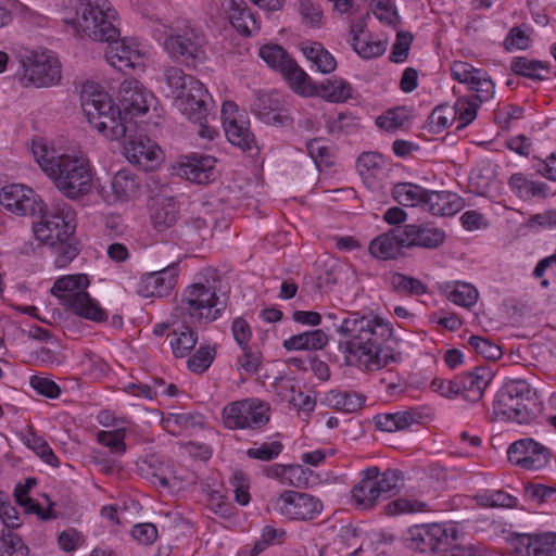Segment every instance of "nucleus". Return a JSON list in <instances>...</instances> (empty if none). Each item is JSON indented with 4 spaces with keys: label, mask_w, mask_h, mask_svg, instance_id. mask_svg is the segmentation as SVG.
<instances>
[{
    "label": "nucleus",
    "mask_w": 556,
    "mask_h": 556,
    "mask_svg": "<svg viewBox=\"0 0 556 556\" xmlns=\"http://www.w3.org/2000/svg\"><path fill=\"white\" fill-rule=\"evenodd\" d=\"M121 109L111 96L93 81L84 84L80 92L83 112L88 123L104 137L119 139L127 131L140 130L139 118L151 108H155L156 99L140 81L135 78L125 79L119 86Z\"/></svg>",
    "instance_id": "nucleus-1"
},
{
    "label": "nucleus",
    "mask_w": 556,
    "mask_h": 556,
    "mask_svg": "<svg viewBox=\"0 0 556 556\" xmlns=\"http://www.w3.org/2000/svg\"><path fill=\"white\" fill-rule=\"evenodd\" d=\"M338 332L349 338L344 356L351 366L375 371L397 361V355L386 345L394 334L393 326L381 316L350 313L343 318Z\"/></svg>",
    "instance_id": "nucleus-2"
},
{
    "label": "nucleus",
    "mask_w": 556,
    "mask_h": 556,
    "mask_svg": "<svg viewBox=\"0 0 556 556\" xmlns=\"http://www.w3.org/2000/svg\"><path fill=\"white\" fill-rule=\"evenodd\" d=\"M225 307L215 286L208 281L187 286L172 312L174 329L169 344L174 356L182 358L189 355L198 342V333L193 328L202 323L215 321L223 315Z\"/></svg>",
    "instance_id": "nucleus-3"
},
{
    "label": "nucleus",
    "mask_w": 556,
    "mask_h": 556,
    "mask_svg": "<svg viewBox=\"0 0 556 556\" xmlns=\"http://www.w3.org/2000/svg\"><path fill=\"white\" fill-rule=\"evenodd\" d=\"M33 151L42 172L64 197L76 200L91 191L93 167L85 152L60 153L46 144H37Z\"/></svg>",
    "instance_id": "nucleus-4"
},
{
    "label": "nucleus",
    "mask_w": 556,
    "mask_h": 556,
    "mask_svg": "<svg viewBox=\"0 0 556 556\" xmlns=\"http://www.w3.org/2000/svg\"><path fill=\"white\" fill-rule=\"evenodd\" d=\"M542 412L543 403L536 390L525 380L505 382L494 396L493 413L496 419L532 425Z\"/></svg>",
    "instance_id": "nucleus-5"
},
{
    "label": "nucleus",
    "mask_w": 556,
    "mask_h": 556,
    "mask_svg": "<svg viewBox=\"0 0 556 556\" xmlns=\"http://www.w3.org/2000/svg\"><path fill=\"white\" fill-rule=\"evenodd\" d=\"M76 229V213L68 204L58 206L54 211L43 213L40 219L33 225L34 236L42 243L55 245L60 243V255L56 263L60 266L66 265L76 255L77 250L66 244Z\"/></svg>",
    "instance_id": "nucleus-6"
},
{
    "label": "nucleus",
    "mask_w": 556,
    "mask_h": 556,
    "mask_svg": "<svg viewBox=\"0 0 556 556\" xmlns=\"http://www.w3.org/2000/svg\"><path fill=\"white\" fill-rule=\"evenodd\" d=\"M88 287L87 275H67L54 281L51 293L75 315L94 323H103L108 319V313L90 296L87 292Z\"/></svg>",
    "instance_id": "nucleus-7"
},
{
    "label": "nucleus",
    "mask_w": 556,
    "mask_h": 556,
    "mask_svg": "<svg viewBox=\"0 0 556 556\" xmlns=\"http://www.w3.org/2000/svg\"><path fill=\"white\" fill-rule=\"evenodd\" d=\"M165 79L177 109L189 119L201 121L206 105L212 102L204 85L174 66L165 71Z\"/></svg>",
    "instance_id": "nucleus-8"
},
{
    "label": "nucleus",
    "mask_w": 556,
    "mask_h": 556,
    "mask_svg": "<svg viewBox=\"0 0 556 556\" xmlns=\"http://www.w3.org/2000/svg\"><path fill=\"white\" fill-rule=\"evenodd\" d=\"M117 13L108 0H79L75 26L96 41L117 39Z\"/></svg>",
    "instance_id": "nucleus-9"
},
{
    "label": "nucleus",
    "mask_w": 556,
    "mask_h": 556,
    "mask_svg": "<svg viewBox=\"0 0 556 556\" xmlns=\"http://www.w3.org/2000/svg\"><path fill=\"white\" fill-rule=\"evenodd\" d=\"M359 477L352 489V497L358 508L371 509L381 496L396 488L401 472L395 469L381 472L377 466H371L362 470Z\"/></svg>",
    "instance_id": "nucleus-10"
},
{
    "label": "nucleus",
    "mask_w": 556,
    "mask_h": 556,
    "mask_svg": "<svg viewBox=\"0 0 556 556\" xmlns=\"http://www.w3.org/2000/svg\"><path fill=\"white\" fill-rule=\"evenodd\" d=\"M223 424L230 430H258L270 419V405L257 397H247L225 405Z\"/></svg>",
    "instance_id": "nucleus-11"
},
{
    "label": "nucleus",
    "mask_w": 556,
    "mask_h": 556,
    "mask_svg": "<svg viewBox=\"0 0 556 556\" xmlns=\"http://www.w3.org/2000/svg\"><path fill=\"white\" fill-rule=\"evenodd\" d=\"M460 536L458 527L452 522L416 525L408 530L410 548L420 553H438L452 548Z\"/></svg>",
    "instance_id": "nucleus-12"
},
{
    "label": "nucleus",
    "mask_w": 556,
    "mask_h": 556,
    "mask_svg": "<svg viewBox=\"0 0 556 556\" xmlns=\"http://www.w3.org/2000/svg\"><path fill=\"white\" fill-rule=\"evenodd\" d=\"M204 35L198 28L186 24L177 26L164 40V50L168 55L187 64L204 58Z\"/></svg>",
    "instance_id": "nucleus-13"
},
{
    "label": "nucleus",
    "mask_w": 556,
    "mask_h": 556,
    "mask_svg": "<svg viewBox=\"0 0 556 556\" xmlns=\"http://www.w3.org/2000/svg\"><path fill=\"white\" fill-rule=\"evenodd\" d=\"M274 508L290 520L307 521L321 514L323 503L311 494L288 490L275 501Z\"/></svg>",
    "instance_id": "nucleus-14"
},
{
    "label": "nucleus",
    "mask_w": 556,
    "mask_h": 556,
    "mask_svg": "<svg viewBox=\"0 0 556 556\" xmlns=\"http://www.w3.org/2000/svg\"><path fill=\"white\" fill-rule=\"evenodd\" d=\"M124 138L123 153L129 163L143 170L154 169L162 160V150L139 130L127 131L119 137Z\"/></svg>",
    "instance_id": "nucleus-15"
},
{
    "label": "nucleus",
    "mask_w": 556,
    "mask_h": 556,
    "mask_svg": "<svg viewBox=\"0 0 556 556\" xmlns=\"http://www.w3.org/2000/svg\"><path fill=\"white\" fill-rule=\"evenodd\" d=\"M24 67L25 78L35 87H51L61 81V63L52 51L33 53Z\"/></svg>",
    "instance_id": "nucleus-16"
},
{
    "label": "nucleus",
    "mask_w": 556,
    "mask_h": 556,
    "mask_svg": "<svg viewBox=\"0 0 556 556\" xmlns=\"http://www.w3.org/2000/svg\"><path fill=\"white\" fill-rule=\"evenodd\" d=\"M223 125L228 141L242 151H251L256 148L254 135L250 130L249 121L239 112L238 105L232 101H226L222 106Z\"/></svg>",
    "instance_id": "nucleus-17"
},
{
    "label": "nucleus",
    "mask_w": 556,
    "mask_h": 556,
    "mask_svg": "<svg viewBox=\"0 0 556 556\" xmlns=\"http://www.w3.org/2000/svg\"><path fill=\"white\" fill-rule=\"evenodd\" d=\"M178 276L177 263L156 271L146 273L136 282V293L144 299L168 296L177 285Z\"/></svg>",
    "instance_id": "nucleus-18"
},
{
    "label": "nucleus",
    "mask_w": 556,
    "mask_h": 556,
    "mask_svg": "<svg viewBox=\"0 0 556 556\" xmlns=\"http://www.w3.org/2000/svg\"><path fill=\"white\" fill-rule=\"evenodd\" d=\"M251 112L263 123L276 127H288L293 118L278 92L256 93L250 105Z\"/></svg>",
    "instance_id": "nucleus-19"
},
{
    "label": "nucleus",
    "mask_w": 556,
    "mask_h": 556,
    "mask_svg": "<svg viewBox=\"0 0 556 556\" xmlns=\"http://www.w3.org/2000/svg\"><path fill=\"white\" fill-rule=\"evenodd\" d=\"M0 203L7 211L18 216L41 213L43 208V203L36 192L21 184L4 186L0 192Z\"/></svg>",
    "instance_id": "nucleus-20"
},
{
    "label": "nucleus",
    "mask_w": 556,
    "mask_h": 556,
    "mask_svg": "<svg viewBox=\"0 0 556 556\" xmlns=\"http://www.w3.org/2000/svg\"><path fill=\"white\" fill-rule=\"evenodd\" d=\"M508 460L525 469L539 470L549 462V452L543 444L531 438H525L511 443L507 450Z\"/></svg>",
    "instance_id": "nucleus-21"
},
{
    "label": "nucleus",
    "mask_w": 556,
    "mask_h": 556,
    "mask_svg": "<svg viewBox=\"0 0 556 556\" xmlns=\"http://www.w3.org/2000/svg\"><path fill=\"white\" fill-rule=\"evenodd\" d=\"M105 50V59L118 71L142 70L144 67L143 54L137 45L126 39L111 40Z\"/></svg>",
    "instance_id": "nucleus-22"
},
{
    "label": "nucleus",
    "mask_w": 556,
    "mask_h": 556,
    "mask_svg": "<svg viewBox=\"0 0 556 556\" xmlns=\"http://www.w3.org/2000/svg\"><path fill=\"white\" fill-rule=\"evenodd\" d=\"M406 249L418 247L433 250L445 241V231L430 224H407L402 226Z\"/></svg>",
    "instance_id": "nucleus-23"
},
{
    "label": "nucleus",
    "mask_w": 556,
    "mask_h": 556,
    "mask_svg": "<svg viewBox=\"0 0 556 556\" xmlns=\"http://www.w3.org/2000/svg\"><path fill=\"white\" fill-rule=\"evenodd\" d=\"M179 173L191 182L208 184L216 176V159L204 154L185 156L180 163Z\"/></svg>",
    "instance_id": "nucleus-24"
},
{
    "label": "nucleus",
    "mask_w": 556,
    "mask_h": 556,
    "mask_svg": "<svg viewBox=\"0 0 556 556\" xmlns=\"http://www.w3.org/2000/svg\"><path fill=\"white\" fill-rule=\"evenodd\" d=\"M402 226L394 227L374 238L369 243V253L378 260H393L406 248Z\"/></svg>",
    "instance_id": "nucleus-25"
},
{
    "label": "nucleus",
    "mask_w": 556,
    "mask_h": 556,
    "mask_svg": "<svg viewBox=\"0 0 556 556\" xmlns=\"http://www.w3.org/2000/svg\"><path fill=\"white\" fill-rule=\"evenodd\" d=\"M464 207L463 199L451 191L429 190L424 211L435 216H452Z\"/></svg>",
    "instance_id": "nucleus-26"
},
{
    "label": "nucleus",
    "mask_w": 556,
    "mask_h": 556,
    "mask_svg": "<svg viewBox=\"0 0 556 556\" xmlns=\"http://www.w3.org/2000/svg\"><path fill=\"white\" fill-rule=\"evenodd\" d=\"M150 219L157 232L166 231L175 226L179 219V207L174 198L156 199L151 206Z\"/></svg>",
    "instance_id": "nucleus-27"
},
{
    "label": "nucleus",
    "mask_w": 556,
    "mask_h": 556,
    "mask_svg": "<svg viewBox=\"0 0 556 556\" xmlns=\"http://www.w3.org/2000/svg\"><path fill=\"white\" fill-rule=\"evenodd\" d=\"M422 414L416 408L395 413L378 414L374 420L377 429L387 432L402 431L418 424Z\"/></svg>",
    "instance_id": "nucleus-28"
},
{
    "label": "nucleus",
    "mask_w": 556,
    "mask_h": 556,
    "mask_svg": "<svg viewBox=\"0 0 556 556\" xmlns=\"http://www.w3.org/2000/svg\"><path fill=\"white\" fill-rule=\"evenodd\" d=\"M485 375V368L478 366L471 372L457 376L459 394L470 403H477L480 401L486 389Z\"/></svg>",
    "instance_id": "nucleus-29"
},
{
    "label": "nucleus",
    "mask_w": 556,
    "mask_h": 556,
    "mask_svg": "<svg viewBox=\"0 0 556 556\" xmlns=\"http://www.w3.org/2000/svg\"><path fill=\"white\" fill-rule=\"evenodd\" d=\"M328 334L321 329L304 331L286 339L282 346L287 351H318L328 344Z\"/></svg>",
    "instance_id": "nucleus-30"
},
{
    "label": "nucleus",
    "mask_w": 556,
    "mask_h": 556,
    "mask_svg": "<svg viewBox=\"0 0 556 556\" xmlns=\"http://www.w3.org/2000/svg\"><path fill=\"white\" fill-rule=\"evenodd\" d=\"M429 190L410 182H399L392 189L393 199L403 206L420 207L424 211Z\"/></svg>",
    "instance_id": "nucleus-31"
},
{
    "label": "nucleus",
    "mask_w": 556,
    "mask_h": 556,
    "mask_svg": "<svg viewBox=\"0 0 556 556\" xmlns=\"http://www.w3.org/2000/svg\"><path fill=\"white\" fill-rule=\"evenodd\" d=\"M140 187L137 175L128 169L118 170L112 179L111 188L114 197L119 201H128L138 194Z\"/></svg>",
    "instance_id": "nucleus-32"
},
{
    "label": "nucleus",
    "mask_w": 556,
    "mask_h": 556,
    "mask_svg": "<svg viewBox=\"0 0 556 556\" xmlns=\"http://www.w3.org/2000/svg\"><path fill=\"white\" fill-rule=\"evenodd\" d=\"M551 64L539 60H531L526 56H515L510 62V70L514 74L527 77L531 80H544L547 79V75L542 74L545 72L549 73Z\"/></svg>",
    "instance_id": "nucleus-33"
},
{
    "label": "nucleus",
    "mask_w": 556,
    "mask_h": 556,
    "mask_svg": "<svg viewBox=\"0 0 556 556\" xmlns=\"http://www.w3.org/2000/svg\"><path fill=\"white\" fill-rule=\"evenodd\" d=\"M364 396L354 391L331 390L326 394V402L334 409L354 413L364 404Z\"/></svg>",
    "instance_id": "nucleus-34"
},
{
    "label": "nucleus",
    "mask_w": 556,
    "mask_h": 556,
    "mask_svg": "<svg viewBox=\"0 0 556 556\" xmlns=\"http://www.w3.org/2000/svg\"><path fill=\"white\" fill-rule=\"evenodd\" d=\"M287 70L281 71L280 74L288 81L291 89L302 96H312L315 92L311 78L307 74L295 63L292 59L290 64L286 66Z\"/></svg>",
    "instance_id": "nucleus-35"
},
{
    "label": "nucleus",
    "mask_w": 556,
    "mask_h": 556,
    "mask_svg": "<svg viewBox=\"0 0 556 556\" xmlns=\"http://www.w3.org/2000/svg\"><path fill=\"white\" fill-rule=\"evenodd\" d=\"M231 25L242 35L251 36L260 30V24L254 13L237 4H232L229 12Z\"/></svg>",
    "instance_id": "nucleus-36"
},
{
    "label": "nucleus",
    "mask_w": 556,
    "mask_h": 556,
    "mask_svg": "<svg viewBox=\"0 0 556 556\" xmlns=\"http://www.w3.org/2000/svg\"><path fill=\"white\" fill-rule=\"evenodd\" d=\"M541 532L518 533L508 539V546L514 556H538Z\"/></svg>",
    "instance_id": "nucleus-37"
},
{
    "label": "nucleus",
    "mask_w": 556,
    "mask_h": 556,
    "mask_svg": "<svg viewBox=\"0 0 556 556\" xmlns=\"http://www.w3.org/2000/svg\"><path fill=\"white\" fill-rule=\"evenodd\" d=\"M258 56L267 64L271 70L280 73L287 70L286 66L290 64L292 58L287 51L277 43H266L258 49Z\"/></svg>",
    "instance_id": "nucleus-38"
},
{
    "label": "nucleus",
    "mask_w": 556,
    "mask_h": 556,
    "mask_svg": "<svg viewBox=\"0 0 556 556\" xmlns=\"http://www.w3.org/2000/svg\"><path fill=\"white\" fill-rule=\"evenodd\" d=\"M352 86L342 78L327 79L320 85V96L329 102H345L352 98Z\"/></svg>",
    "instance_id": "nucleus-39"
},
{
    "label": "nucleus",
    "mask_w": 556,
    "mask_h": 556,
    "mask_svg": "<svg viewBox=\"0 0 556 556\" xmlns=\"http://www.w3.org/2000/svg\"><path fill=\"white\" fill-rule=\"evenodd\" d=\"M163 425L168 432L177 433L180 430L201 427L203 425V417L200 414L189 412L168 414L163 418Z\"/></svg>",
    "instance_id": "nucleus-40"
},
{
    "label": "nucleus",
    "mask_w": 556,
    "mask_h": 556,
    "mask_svg": "<svg viewBox=\"0 0 556 556\" xmlns=\"http://www.w3.org/2000/svg\"><path fill=\"white\" fill-rule=\"evenodd\" d=\"M451 72L454 79L468 84L471 90L482 91L480 86L484 79L481 77V71L475 68L471 64L460 61L454 62Z\"/></svg>",
    "instance_id": "nucleus-41"
},
{
    "label": "nucleus",
    "mask_w": 556,
    "mask_h": 556,
    "mask_svg": "<svg viewBox=\"0 0 556 556\" xmlns=\"http://www.w3.org/2000/svg\"><path fill=\"white\" fill-rule=\"evenodd\" d=\"M384 166L383 156L378 152H363L356 163L357 170L363 179L376 178L382 173Z\"/></svg>",
    "instance_id": "nucleus-42"
},
{
    "label": "nucleus",
    "mask_w": 556,
    "mask_h": 556,
    "mask_svg": "<svg viewBox=\"0 0 556 556\" xmlns=\"http://www.w3.org/2000/svg\"><path fill=\"white\" fill-rule=\"evenodd\" d=\"M24 442L28 448L34 451V453L40 457L46 464L58 467L59 459L53 453L49 443L41 437L37 435L35 432L29 431L24 437Z\"/></svg>",
    "instance_id": "nucleus-43"
},
{
    "label": "nucleus",
    "mask_w": 556,
    "mask_h": 556,
    "mask_svg": "<svg viewBox=\"0 0 556 556\" xmlns=\"http://www.w3.org/2000/svg\"><path fill=\"white\" fill-rule=\"evenodd\" d=\"M457 118V109L451 105H439L430 114L428 121L432 132L439 134L453 125Z\"/></svg>",
    "instance_id": "nucleus-44"
},
{
    "label": "nucleus",
    "mask_w": 556,
    "mask_h": 556,
    "mask_svg": "<svg viewBox=\"0 0 556 556\" xmlns=\"http://www.w3.org/2000/svg\"><path fill=\"white\" fill-rule=\"evenodd\" d=\"M306 149L317 167H328L332 164V148L323 139H312L306 143Z\"/></svg>",
    "instance_id": "nucleus-45"
},
{
    "label": "nucleus",
    "mask_w": 556,
    "mask_h": 556,
    "mask_svg": "<svg viewBox=\"0 0 556 556\" xmlns=\"http://www.w3.org/2000/svg\"><path fill=\"white\" fill-rule=\"evenodd\" d=\"M390 286L393 290L406 294H422L426 292V286L416 278L394 273L390 277Z\"/></svg>",
    "instance_id": "nucleus-46"
},
{
    "label": "nucleus",
    "mask_w": 556,
    "mask_h": 556,
    "mask_svg": "<svg viewBox=\"0 0 556 556\" xmlns=\"http://www.w3.org/2000/svg\"><path fill=\"white\" fill-rule=\"evenodd\" d=\"M216 351L211 345H200L199 349L188 358L187 366L192 372L205 371L215 358Z\"/></svg>",
    "instance_id": "nucleus-47"
},
{
    "label": "nucleus",
    "mask_w": 556,
    "mask_h": 556,
    "mask_svg": "<svg viewBox=\"0 0 556 556\" xmlns=\"http://www.w3.org/2000/svg\"><path fill=\"white\" fill-rule=\"evenodd\" d=\"M447 298L456 305L470 307L477 302L478 291L469 283L458 282L448 292Z\"/></svg>",
    "instance_id": "nucleus-48"
},
{
    "label": "nucleus",
    "mask_w": 556,
    "mask_h": 556,
    "mask_svg": "<svg viewBox=\"0 0 556 556\" xmlns=\"http://www.w3.org/2000/svg\"><path fill=\"white\" fill-rule=\"evenodd\" d=\"M125 429H115L112 431L101 430L97 434L98 442L115 454H124L126 452Z\"/></svg>",
    "instance_id": "nucleus-49"
},
{
    "label": "nucleus",
    "mask_w": 556,
    "mask_h": 556,
    "mask_svg": "<svg viewBox=\"0 0 556 556\" xmlns=\"http://www.w3.org/2000/svg\"><path fill=\"white\" fill-rule=\"evenodd\" d=\"M304 473L300 465H280L276 464L269 467L266 476L269 478H281L282 481H289L290 484L299 486L301 484V476Z\"/></svg>",
    "instance_id": "nucleus-50"
},
{
    "label": "nucleus",
    "mask_w": 556,
    "mask_h": 556,
    "mask_svg": "<svg viewBox=\"0 0 556 556\" xmlns=\"http://www.w3.org/2000/svg\"><path fill=\"white\" fill-rule=\"evenodd\" d=\"M370 10L374 15L383 24L389 26H396L399 23V15L391 0H370Z\"/></svg>",
    "instance_id": "nucleus-51"
},
{
    "label": "nucleus",
    "mask_w": 556,
    "mask_h": 556,
    "mask_svg": "<svg viewBox=\"0 0 556 556\" xmlns=\"http://www.w3.org/2000/svg\"><path fill=\"white\" fill-rule=\"evenodd\" d=\"M389 515L395 514H414L429 511V505L425 502L409 498H397L386 506Z\"/></svg>",
    "instance_id": "nucleus-52"
},
{
    "label": "nucleus",
    "mask_w": 556,
    "mask_h": 556,
    "mask_svg": "<svg viewBox=\"0 0 556 556\" xmlns=\"http://www.w3.org/2000/svg\"><path fill=\"white\" fill-rule=\"evenodd\" d=\"M326 126L329 134L339 136L352 131L356 127V119L350 113H338L327 119Z\"/></svg>",
    "instance_id": "nucleus-53"
},
{
    "label": "nucleus",
    "mask_w": 556,
    "mask_h": 556,
    "mask_svg": "<svg viewBox=\"0 0 556 556\" xmlns=\"http://www.w3.org/2000/svg\"><path fill=\"white\" fill-rule=\"evenodd\" d=\"M406 121L407 117L403 109H393L377 117L376 124L386 131H395L402 128Z\"/></svg>",
    "instance_id": "nucleus-54"
},
{
    "label": "nucleus",
    "mask_w": 556,
    "mask_h": 556,
    "mask_svg": "<svg viewBox=\"0 0 556 556\" xmlns=\"http://www.w3.org/2000/svg\"><path fill=\"white\" fill-rule=\"evenodd\" d=\"M299 12L302 21L311 27H319L323 20V10L314 0H300Z\"/></svg>",
    "instance_id": "nucleus-55"
},
{
    "label": "nucleus",
    "mask_w": 556,
    "mask_h": 556,
    "mask_svg": "<svg viewBox=\"0 0 556 556\" xmlns=\"http://www.w3.org/2000/svg\"><path fill=\"white\" fill-rule=\"evenodd\" d=\"M355 52L364 59H371L380 56L386 51V43L380 40H371L370 37L365 36L357 42L353 43Z\"/></svg>",
    "instance_id": "nucleus-56"
},
{
    "label": "nucleus",
    "mask_w": 556,
    "mask_h": 556,
    "mask_svg": "<svg viewBox=\"0 0 556 556\" xmlns=\"http://www.w3.org/2000/svg\"><path fill=\"white\" fill-rule=\"evenodd\" d=\"M28 547L16 534L9 531L3 533L0 556H27Z\"/></svg>",
    "instance_id": "nucleus-57"
},
{
    "label": "nucleus",
    "mask_w": 556,
    "mask_h": 556,
    "mask_svg": "<svg viewBox=\"0 0 556 556\" xmlns=\"http://www.w3.org/2000/svg\"><path fill=\"white\" fill-rule=\"evenodd\" d=\"M282 448L283 445L279 441L265 442L260 446L249 448L247 455L253 459L269 462L278 457Z\"/></svg>",
    "instance_id": "nucleus-58"
},
{
    "label": "nucleus",
    "mask_w": 556,
    "mask_h": 556,
    "mask_svg": "<svg viewBox=\"0 0 556 556\" xmlns=\"http://www.w3.org/2000/svg\"><path fill=\"white\" fill-rule=\"evenodd\" d=\"M531 45L532 40L530 36L518 26L510 28L504 40V47L509 52L514 50H527Z\"/></svg>",
    "instance_id": "nucleus-59"
},
{
    "label": "nucleus",
    "mask_w": 556,
    "mask_h": 556,
    "mask_svg": "<svg viewBox=\"0 0 556 556\" xmlns=\"http://www.w3.org/2000/svg\"><path fill=\"white\" fill-rule=\"evenodd\" d=\"M523 109L517 105H504L494 110V123L502 129L508 130L510 122L522 116Z\"/></svg>",
    "instance_id": "nucleus-60"
},
{
    "label": "nucleus",
    "mask_w": 556,
    "mask_h": 556,
    "mask_svg": "<svg viewBox=\"0 0 556 556\" xmlns=\"http://www.w3.org/2000/svg\"><path fill=\"white\" fill-rule=\"evenodd\" d=\"M231 332L240 349L249 346L252 338V329L249 323L242 317H236L231 324Z\"/></svg>",
    "instance_id": "nucleus-61"
},
{
    "label": "nucleus",
    "mask_w": 556,
    "mask_h": 556,
    "mask_svg": "<svg viewBox=\"0 0 556 556\" xmlns=\"http://www.w3.org/2000/svg\"><path fill=\"white\" fill-rule=\"evenodd\" d=\"M413 41V36L409 33L399 31L396 40L393 45L390 59L393 62H404L408 56V50Z\"/></svg>",
    "instance_id": "nucleus-62"
},
{
    "label": "nucleus",
    "mask_w": 556,
    "mask_h": 556,
    "mask_svg": "<svg viewBox=\"0 0 556 556\" xmlns=\"http://www.w3.org/2000/svg\"><path fill=\"white\" fill-rule=\"evenodd\" d=\"M241 351L242 355L238 358L239 369L250 376L256 374L261 366L260 353L252 351L250 345Z\"/></svg>",
    "instance_id": "nucleus-63"
},
{
    "label": "nucleus",
    "mask_w": 556,
    "mask_h": 556,
    "mask_svg": "<svg viewBox=\"0 0 556 556\" xmlns=\"http://www.w3.org/2000/svg\"><path fill=\"white\" fill-rule=\"evenodd\" d=\"M530 229H551L556 227V210L551 208L542 213L531 215L527 222Z\"/></svg>",
    "instance_id": "nucleus-64"
}]
</instances>
